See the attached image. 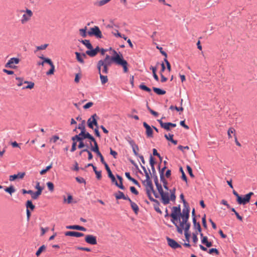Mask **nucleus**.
<instances>
[{
    "mask_svg": "<svg viewBox=\"0 0 257 257\" xmlns=\"http://www.w3.org/2000/svg\"><path fill=\"white\" fill-rule=\"evenodd\" d=\"M110 155L113 156L114 158L115 159L116 158V156L117 155V152H115V151L112 150L111 148L110 149Z\"/></svg>",
    "mask_w": 257,
    "mask_h": 257,
    "instance_id": "obj_62",
    "label": "nucleus"
},
{
    "mask_svg": "<svg viewBox=\"0 0 257 257\" xmlns=\"http://www.w3.org/2000/svg\"><path fill=\"white\" fill-rule=\"evenodd\" d=\"M197 235L198 233L197 232H194L192 234L193 242L195 244H196L198 242Z\"/></svg>",
    "mask_w": 257,
    "mask_h": 257,
    "instance_id": "obj_47",
    "label": "nucleus"
},
{
    "mask_svg": "<svg viewBox=\"0 0 257 257\" xmlns=\"http://www.w3.org/2000/svg\"><path fill=\"white\" fill-rule=\"evenodd\" d=\"M77 128V127H75L74 131H75ZM77 128L81 130L80 133H82V135H85L87 132H85V121L83 120L81 123L79 124Z\"/></svg>",
    "mask_w": 257,
    "mask_h": 257,
    "instance_id": "obj_22",
    "label": "nucleus"
},
{
    "mask_svg": "<svg viewBox=\"0 0 257 257\" xmlns=\"http://www.w3.org/2000/svg\"><path fill=\"white\" fill-rule=\"evenodd\" d=\"M130 190L133 193L135 194V195H138L139 193L138 191L134 186H132L130 187Z\"/></svg>",
    "mask_w": 257,
    "mask_h": 257,
    "instance_id": "obj_60",
    "label": "nucleus"
},
{
    "mask_svg": "<svg viewBox=\"0 0 257 257\" xmlns=\"http://www.w3.org/2000/svg\"><path fill=\"white\" fill-rule=\"evenodd\" d=\"M184 232L186 242H189V239L190 237V233L189 230H186Z\"/></svg>",
    "mask_w": 257,
    "mask_h": 257,
    "instance_id": "obj_46",
    "label": "nucleus"
},
{
    "mask_svg": "<svg viewBox=\"0 0 257 257\" xmlns=\"http://www.w3.org/2000/svg\"><path fill=\"white\" fill-rule=\"evenodd\" d=\"M108 177L111 179L112 183H114L116 181L114 176L112 174V172H110L108 174Z\"/></svg>",
    "mask_w": 257,
    "mask_h": 257,
    "instance_id": "obj_59",
    "label": "nucleus"
},
{
    "mask_svg": "<svg viewBox=\"0 0 257 257\" xmlns=\"http://www.w3.org/2000/svg\"><path fill=\"white\" fill-rule=\"evenodd\" d=\"M170 109L171 110L175 109L177 111H182L183 110V108L182 106L177 107L176 106L171 105L170 107Z\"/></svg>",
    "mask_w": 257,
    "mask_h": 257,
    "instance_id": "obj_45",
    "label": "nucleus"
},
{
    "mask_svg": "<svg viewBox=\"0 0 257 257\" xmlns=\"http://www.w3.org/2000/svg\"><path fill=\"white\" fill-rule=\"evenodd\" d=\"M112 52L113 56L111 58L109 55H106L104 60H100L98 62L97 67L99 73L107 74L108 72V66L110 65L112 61L121 65L124 72H127V62L123 59L122 55L118 54L115 50H113Z\"/></svg>",
    "mask_w": 257,
    "mask_h": 257,
    "instance_id": "obj_2",
    "label": "nucleus"
},
{
    "mask_svg": "<svg viewBox=\"0 0 257 257\" xmlns=\"http://www.w3.org/2000/svg\"><path fill=\"white\" fill-rule=\"evenodd\" d=\"M170 216L171 222L175 225L179 233L182 234L183 231L189 230L190 224L188 222L189 211L188 209H183L181 213L180 207L174 206Z\"/></svg>",
    "mask_w": 257,
    "mask_h": 257,
    "instance_id": "obj_1",
    "label": "nucleus"
},
{
    "mask_svg": "<svg viewBox=\"0 0 257 257\" xmlns=\"http://www.w3.org/2000/svg\"><path fill=\"white\" fill-rule=\"evenodd\" d=\"M20 59L17 57H13L10 58L6 64L5 67L7 68L15 69L16 68V65L18 64Z\"/></svg>",
    "mask_w": 257,
    "mask_h": 257,
    "instance_id": "obj_8",
    "label": "nucleus"
},
{
    "mask_svg": "<svg viewBox=\"0 0 257 257\" xmlns=\"http://www.w3.org/2000/svg\"><path fill=\"white\" fill-rule=\"evenodd\" d=\"M213 252H215L216 255H218L219 254V251L216 248H212L209 249V250H208L209 253L211 254Z\"/></svg>",
    "mask_w": 257,
    "mask_h": 257,
    "instance_id": "obj_56",
    "label": "nucleus"
},
{
    "mask_svg": "<svg viewBox=\"0 0 257 257\" xmlns=\"http://www.w3.org/2000/svg\"><path fill=\"white\" fill-rule=\"evenodd\" d=\"M141 167L143 169V170L144 171L146 175V180L143 181V184L146 187V189L147 192H153L154 195H155L156 198H158L159 195L155 193L153 184L152 183V181L150 179V176L149 175V173L147 172L146 168L141 165Z\"/></svg>",
    "mask_w": 257,
    "mask_h": 257,
    "instance_id": "obj_5",
    "label": "nucleus"
},
{
    "mask_svg": "<svg viewBox=\"0 0 257 257\" xmlns=\"http://www.w3.org/2000/svg\"><path fill=\"white\" fill-rule=\"evenodd\" d=\"M47 186L48 187V188L50 192H53L54 191V184H53V183L52 182H48L47 183Z\"/></svg>",
    "mask_w": 257,
    "mask_h": 257,
    "instance_id": "obj_38",
    "label": "nucleus"
},
{
    "mask_svg": "<svg viewBox=\"0 0 257 257\" xmlns=\"http://www.w3.org/2000/svg\"><path fill=\"white\" fill-rule=\"evenodd\" d=\"M200 236L202 244L205 245L207 247H210L212 245V242L208 240L207 236H204L203 233H200Z\"/></svg>",
    "mask_w": 257,
    "mask_h": 257,
    "instance_id": "obj_12",
    "label": "nucleus"
},
{
    "mask_svg": "<svg viewBox=\"0 0 257 257\" xmlns=\"http://www.w3.org/2000/svg\"><path fill=\"white\" fill-rule=\"evenodd\" d=\"M85 136L86 138H87L89 140H90V145L91 148V147H96V146L98 147L97 143L96 140H95V139L89 133H87L85 135Z\"/></svg>",
    "mask_w": 257,
    "mask_h": 257,
    "instance_id": "obj_14",
    "label": "nucleus"
},
{
    "mask_svg": "<svg viewBox=\"0 0 257 257\" xmlns=\"http://www.w3.org/2000/svg\"><path fill=\"white\" fill-rule=\"evenodd\" d=\"M24 83H27L28 85L27 86L23 87V89H32L34 86V83L31 81H25Z\"/></svg>",
    "mask_w": 257,
    "mask_h": 257,
    "instance_id": "obj_27",
    "label": "nucleus"
},
{
    "mask_svg": "<svg viewBox=\"0 0 257 257\" xmlns=\"http://www.w3.org/2000/svg\"><path fill=\"white\" fill-rule=\"evenodd\" d=\"M153 202H154V207L155 210L158 213L162 214V211L161 210V209H160V208L159 207L160 203H159V201L157 200H153Z\"/></svg>",
    "mask_w": 257,
    "mask_h": 257,
    "instance_id": "obj_24",
    "label": "nucleus"
},
{
    "mask_svg": "<svg viewBox=\"0 0 257 257\" xmlns=\"http://www.w3.org/2000/svg\"><path fill=\"white\" fill-rule=\"evenodd\" d=\"M40 183L39 182H36V186H35V189H37V191H39V192H42L43 190V187L40 186Z\"/></svg>",
    "mask_w": 257,
    "mask_h": 257,
    "instance_id": "obj_44",
    "label": "nucleus"
},
{
    "mask_svg": "<svg viewBox=\"0 0 257 257\" xmlns=\"http://www.w3.org/2000/svg\"><path fill=\"white\" fill-rule=\"evenodd\" d=\"M235 131L234 130V128H233V127H230L228 129V131H227V135H228V138L230 139V138H232V136H231V134H233L234 136H235Z\"/></svg>",
    "mask_w": 257,
    "mask_h": 257,
    "instance_id": "obj_35",
    "label": "nucleus"
},
{
    "mask_svg": "<svg viewBox=\"0 0 257 257\" xmlns=\"http://www.w3.org/2000/svg\"><path fill=\"white\" fill-rule=\"evenodd\" d=\"M97 116L96 113L93 114L87 120V124L89 127L93 129V126H98L96 118Z\"/></svg>",
    "mask_w": 257,
    "mask_h": 257,
    "instance_id": "obj_10",
    "label": "nucleus"
},
{
    "mask_svg": "<svg viewBox=\"0 0 257 257\" xmlns=\"http://www.w3.org/2000/svg\"><path fill=\"white\" fill-rule=\"evenodd\" d=\"M164 61H165V62L166 64L167 69L170 72L171 71V65H170V64L169 63V61L167 60V58H165Z\"/></svg>",
    "mask_w": 257,
    "mask_h": 257,
    "instance_id": "obj_61",
    "label": "nucleus"
},
{
    "mask_svg": "<svg viewBox=\"0 0 257 257\" xmlns=\"http://www.w3.org/2000/svg\"><path fill=\"white\" fill-rule=\"evenodd\" d=\"M5 191L9 193L10 195H12L13 193L15 192V189L13 186L11 185L8 188L5 189Z\"/></svg>",
    "mask_w": 257,
    "mask_h": 257,
    "instance_id": "obj_32",
    "label": "nucleus"
},
{
    "mask_svg": "<svg viewBox=\"0 0 257 257\" xmlns=\"http://www.w3.org/2000/svg\"><path fill=\"white\" fill-rule=\"evenodd\" d=\"M39 58L40 59H41L42 60H43V62H46V63H48L51 67L50 69L46 72V75H53L55 71V66H54V64L53 63L52 60L50 58L45 57L43 56H40Z\"/></svg>",
    "mask_w": 257,
    "mask_h": 257,
    "instance_id": "obj_6",
    "label": "nucleus"
},
{
    "mask_svg": "<svg viewBox=\"0 0 257 257\" xmlns=\"http://www.w3.org/2000/svg\"><path fill=\"white\" fill-rule=\"evenodd\" d=\"M193 224V228L194 230H197L200 233H202L201 232V228L200 224L199 222H197L196 219L195 217H194L192 218Z\"/></svg>",
    "mask_w": 257,
    "mask_h": 257,
    "instance_id": "obj_19",
    "label": "nucleus"
},
{
    "mask_svg": "<svg viewBox=\"0 0 257 257\" xmlns=\"http://www.w3.org/2000/svg\"><path fill=\"white\" fill-rule=\"evenodd\" d=\"M202 225H203V227L205 228H206L207 226V223H206V215H204V216L202 217Z\"/></svg>",
    "mask_w": 257,
    "mask_h": 257,
    "instance_id": "obj_58",
    "label": "nucleus"
},
{
    "mask_svg": "<svg viewBox=\"0 0 257 257\" xmlns=\"http://www.w3.org/2000/svg\"><path fill=\"white\" fill-rule=\"evenodd\" d=\"M86 152L88 153V160H91L93 158V156L91 154V153L87 149H84V150H82L81 151V153L82 152Z\"/></svg>",
    "mask_w": 257,
    "mask_h": 257,
    "instance_id": "obj_49",
    "label": "nucleus"
},
{
    "mask_svg": "<svg viewBox=\"0 0 257 257\" xmlns=\"http://www.w3.org/2000/svg\"><path fill=\"white\" fill-rule=\"evenodd\" d=\"M180 172H181V174H182V179L186 182V183H187V177L185 175V174L183 171V169L182 168V167H180V169H179Z\"/></svg>",
    "mask_w": 257,
    "mask_h": 257,
    "instance_id": "obj_37",
    "label": "nucleus"
},
{
    "mask_svg": "<svg viewBox=\"0 0 257 257\" xmlns=\"http://www.w3.org/2000/svg\"><path fill=\"white\" fill-rule=\"evenodd\" d=\"M114 183L115 184V185L116 186H117L120 189H121L122 190H124V186H123V184H122V181H121V182L119 181V183H117V182L116 181H115Z\"/></svg>",
    "mask_w": 257,
    "mask_h": 257,
    "instance_id": "obj_51",
    "label": "nucleus"
},
{
    "mask_svg": "<svg viewBox=\"0 0 257 257\" xmlns=\"http://www.w3.org/2000/svg\"><path fill=\"white\" fill-rule=\"evenodd\" d=\"M187 170L188 173H189V175L190 176V177L192 178H193L194 177V176L193 174L192 170L191 167L189 166V165H187Z\"/></svg>",
    "mask_w": 257,
    "mask_h": 257,
    "instance_id": "obj_54",
    "label": "nucleus"
},
{
    "mask_svg": "<svg viewBox=\"0 0 257 257\" xmlns=\"http://www.w3.org/2000/svg\"><path fill=\"white\" fill-rule=\"evenodd\" d=\"M161 126L167 131H169L170 130V125L169 124L168 122H163L162 120V119L158 120Z\"/></svg>",
    "mask_w": 257,
    "mask_h": 257,
    "instance_id": "obj_23",
    "label": "nucleus"
},
{
    "mask_svg": "<svg viewBox=\"0 0 257 257\" xmlns=\"http://www.w3.org/2000/svg\"><path fill=\"white\" fill-rule=\"evenodd\" d=\"M66 236H74L79 237L84 235V234L76 231H67L65 233Z\"/></svg>",
    "mask_w": 257,
    "mask_h": 257,
    "instance_id": "obj_21",
    "label": "nucleus"
},
{
    "mask_svg": "<svg viewBox=\"0 0 257 257\" xmlns=\"http://www.w3.org/2000/svg\"><path fill=\"white\" fill-rule=\"evenodd\" d=\"M167 241L169 245L173 248H177L181 247V246L173 239L167 238Z\"/></svg>",
    "mask_w": 257,
    "mask_h": 257,
    "instance_id": "obj_18",
    "label": "nucleus"
},
{
    "mask_svg": "<svg viewBox=\"0 0 257 257\" xmlns=\"http://www.w3.org/2000/svg\"><path fill=\"white\" fill-rule=\"evenodd\" d=\"M93 102H88L83 106V108L85 109L89 108V107H91L93 105Z\"/></svg>",
    "mask_w": 257,
    "mask_h": 257,
    "instance_id": "obj_57",
    "label": "nucleus"
},
{
    "mask_svg": "<svg viewBox=\"0 0 257 257\" xmlns=\"http://www.w3.org/2000/svg\"><path fill=\"white\" fill-rule=\"evenodd\" d=\"M143 125L146 130V135L148 138L153 137V130L151 126L146 122H143Z\"/></svg>",
    "mask_w": 257,
    "mask_h": 257,
    "instance_id": "obj_15",
    "label": "nucleus"
},
{
    "mask_svg": "<svg viewBox=\"0 0 257 257\" xmlns=\"http://www.w3.org/2000/svg\"><path fill=\"white\" fill-rule=\"evenodd\" d=\"M76 142H73V143L72 145V148L71 149V152H73L76 150Z\"/></svg>",
    "mask_w": 257,
    "mask_h": 257,
    "instance_id": "obj_64",
    "label": "nucleus"
},
{
    "mask_svg": "<svg viewBox=\"0 0 257 257\" xmlns=\"http://www.w3.org/2000/svg\"><path fill=\"white\" fill-rule=\"evenodd\" d=\"M153 90L158 95H164L166 93V91L159 88L153 87Z\"/></svg>",
    "mask_w": 257,
    "mask_h": 257,
    "instance_id": "obj_29",
    "label": "nucleus"
},
{
    "mask_svg": "<svg viewBox=\"0 0 257 257\" xmlns=\"http://www.w3.org/2000/svg\"><path fill=\"white\" fill-rule=\"evenodd\" d=\"M87 29V27H85L84 28L80 29L79 30L80 35L83 38L86 37L87 36V32H86Z\"/></svg>",
    "mask_w": 257,
    "mask_h": 257,
    "instance_id": "obj_33",
    "label": "nucleus"
},
{
    "mask_svg": "<svg viewBox=\"0 0 257 257\" xmlns=\"http://www.w3.org/2000/svg\"><path fill=\"white\" fill-rule=\"evenodd\" d=\"M17 14L18 17H20V15H22L20 20L22 25L28 23L31 20L33 15L32 11L29 9L18 10Z\"/></svg>",
    "mask_w": 257,
    "mask_h": 257,
    "instance_id": "obj_4",
    "label": "nucleus"
},
{
    "mask_svg": "<svg viewBox=\"0 0 257 257\" xmlns=\"http://www.w3.org/2000/svg\"><path fill=\"white\" fill-rule=\"evenodd\" d=\"M76 57L77 60L81 64L84 63V59L86 58V55L84 53H80L79 52H76L75 53Z\"/></svg>",
    "mask_w": 257,
    "mask_h": 257,
    "instance_id": "obj_16",
    "label": "nucleus"
},
{
    "mask_svg": "<svg viewBox=\"0 0 257 257\" xmlns=\"http://www.w3.org/2000/svg\"><path fill=\"white\" fill-rule=\"evenodd\" d=\"M132 148L133 149V151L135 155L136 156H138L139 154H138V152L139 151V147H138V145H135V146L132 147Z\"/></svg>",
    "mask_w": 257,
    "mask_h": 257,
    "instance_id": "obj_43",
    "label": "nucleus"
},
{
    "mask_svg": "<svg viewBox=\"0 0 257 257\" xmlns=\"http://www.w3.org/2000/svg\"><path fill=\"white\" fill-rule=\"evenodd\" d=\"M46 248V246L44 245L41 246L36 253L37 256H39L40 253Z\"/></svg>",
    "mask_w": 257,
    "mask_h": 257,
    "instance_id": "obj_42",
    "label": "nucleus"
},
{
    "mask_svg": "<svg viewBox=\"0 0 257 257\" xmlns=\"http://www.w3.org/2000/svg\"><path fill=\"white\" fill-rule=\"evenodd\" d=\"M72 199H73L72 196L69 194V195H68L67 199L65 198L64 199V202H65V203L66 202L68 204L71 203L72 202Z\"/></svg>",
    "mask_w": 257,
    "mask_h": 257,
    "instance_id": "obj_50",
    "label": "nucleus"
},
{
    "mask_svg": "<svg viewBox=\"0 0 257 257\" xmlns=\"http://www.w3.org/2000/svg\"><path fill=\"white\" fill-rule=\"evenodd\" d=\"M86 139V137L84 135H82V133H79L78 135H75L72 138V140L73 142L78 141L79 142H83L84 139Z\"/></svg>",
    "mask_w": 257,
    "mask_h": 257,
    "instance_id": "obj_17",
    "label": "nucleus"
},
{
    "mask_svg": "<svg viewBox=\"0 0 257 257\" xmlns=\"http://www.w3.org/2000/svg\"><path fill=\"white\" fill-rule=\"evenodd\" d=\"M48 46V44H45L38 46L36 47L37 50H45Z\"/></svg>",
    "mask_w": 257,
    "mask_h": 257,
    "instance_id": "obj_52",
    "label": "nucleus"
},
{
    "mask_svg": "<svg viewBox=\"0 0 257 257\" xmlns=\"http://www.w3.org/2000/svg\"><path fill=\"white\" fill-rule=\"evenodd\" d=\"M87 33L89 36H94L97 38H102L101 32L98 26L91 28Z\"/></svg>",
    "mask_w": 257,
    "mask_h": 257,
    "instance_id": "obj_7",
    "label": "nucleus"
},
{
    "mask_svg": "<svg viewBox=\"0 0 257 257\" xmlns=\"http://www.w3.org/2000/svg\"><path fill=\"white\" fill-rule=\"evenodd\" d=\"M26 206L27 209L30 208L31 210H33L35 208V206L33 204L32 201L28 200L26 202Z\"/></svg>",
    "mask_w": 257,
    "mask_h": 257,
    "instance_id": "obj_34",
    "label": "nucleus"
},
{
    "mask_svg": "<svg viewBox=\"0 0 257 257\" xmlns=\"http://www.w3.org/2000/svg\"><path fill=\"white\" fill-rule=\"evenodd\" d=\"M76 180L79 183H85V180L83 178H81V177H76Z\"/></svg>",
    "mask_w": 257,
    "mask_h": 257,
    "instance_id": "obj_63",
    "label": "nucleus"
},
{
    "mask_svg": "<svg viewBox=\"0 0 257 257\" xmlns=\"http://www.w3.org/2000/svg\"><path fill=\"white\" fill-rule=\"evenodd\" d=\"M16 80L18 81L17 85L18 86H21L24 83L25 81L21 77H17Z\"/></svg>",
    "mask_w": 257,
    "mask_h": 257,
    "instance_id": "obj_48",
    "label": "nucleus"
},
{
    "mask_svg": "<svg viewBox=\"0 0 257 257\" xmlns=\"http://www.w3.org/2000/svg\"><path fill=\"white\" fill-rule=\"evenodd\" d=\"M140 88L142 89V90H144L145 91H146L149 93H150L151 92V89L148 87L147 86H146L145 85H144V84H141L140 85Z\"/></svg>",
    "mask_w": 257,
    "mask_h": 257,
    "instance_id": "obj_39",
    "label": "nucleus"
},
{
    "mask_svg": "<svg viewBox=\"0 0 257 257\" xmlns=\"http://www.w3.org/2000/svg\"><path fill=\"white\" fill-rule=\"evenodd\" d=\"M163 182V186L166 190V191H164L163 189V187L161 184H159L157 178L155 180V184L156 186L157 189L161 196L162 202L165 204L167 205L169 203L170 201H175L176 200V196H175V188H173L171 190H169L168 187L167 185V182L164 179Z\"/></svg>",
    "mask_w": 257,
    "mask_h": 257,
    "instance_id": "obj_3",
    "label": "nucleus"
},
{
    "mask_svg": "<svg viewBox=\"0 0 257 257\" xmlns=\"http://www.w3.org/2000/svg\"><path fill=\"white\" fill-rule=\"evenodd\" d=\"M253 194V193L250 192L244 196L243 198L240 196L237 199V202L239 204H245L249 202L251 195Z\"/></svg>",
    "mask_w": 257,
    "mask_h": 257,
    "instance_id": "obj_9",
    "label": "nucleus"
},
{
    "mask_svg": "<svg viewBox=\"0 0 257 257\" xmlns=\"http://www.w3.org/2000/svg\"><path fill=\"white\" fill-rule=\"evenodd\" d=\"M99 77L101 81V83L102 84H104L108 81V78L107 76L106 75H103L101 73H99Z\"/></svg>",
    "mask_w": 257,
    "mask_h": 257,
    "instance_id": "obj_28",
    "label": "nucleus"
},
{
    "mask_svg": "<svg viewBox=\"0 0 257 257\" xmlns=\"http://www.w3.org/2000/svg\"><path fill=\"white\" fill-rule=\"evenodd\" d=\"M52 164H50V165L48 166L46 168V169L41 170L40 172V174L43 175L44 173H45L48 170H49L50 169H51L52 168Z\"/></svg>",
    "mask_w": 257,
    "mask_h": 257,
    "instance_id": "obj_55",
    "label": "nucleus"
},
{
    "mask_svg": "<svg viewBox=\"0 0 257 257\" xmlns=\"http://www.w3.org/2000/svg\"><path fill=\"white\" fill-rule=\"evenodd\" d=\"M80 42L83 45H84L87 47V48H88V49L92 48V45L91 44V43L89 40H81Z\"/></svg>",
    "mask_w": 257,
    "mask_h": 257,
    "instance_id": "obj_30",
    "label": "nucleus"
},
{
    "mask_svg": "<svg viewBox=\"0 0 257 257\" xmlns=\"http://www.w3.org/2000/svg\"><path fill=\"white\" fill-rule=\"evenodd\" d=\"M173 136L174 135L171 134H169L168 135H165V137L167 140L171 141L174 145H176L177 144V141L173 140Z\"/></svg>",
    "mask_w": 257,
    "mask_h": 257,
    "instance_id": "obj_25",
    "label": "nucleus"
},
{
    "mask_svg": "<svg viewBox=\"0 0 257 257\" xmlns=\"http://www.w3.org/2000/svg\"><path fill=\"white\" fill-rule=\"evenodd\" d=\"M111 0H101L98 2V5L99 6H102L108 3Z\"/></svg>",
    "mask_w": 257,
    "mask_h": 257,
    "instance_id": "obj_53",
    "label": "nucleus"
},
{
    "mask_svg": "<svg viewBox=\"0 0 257 257\" xmlns=\"http://www.w3.org/2000/svg\"><path fill=\"white\" fill-rule=\"evenodd\" d=\"M124 194L121 191H118L115 195L116 199H123Z\"/></svg>",
    "mask_w": 257,
    "mask_h": 257,
    "instance_id": "obj_41",
    "label": "nucleus"
},
{
    "mask_svg": "<svg viewBox=\"0 0 257 257\" xmlns=\"http://www.w3.org/2000/svg\"><path fill=\"white\" fill-rule=\"evenodd\" d=\"M91 151L95 153L98 157L100 159V161L102 163H104L103 157L99 151L98 147H91Z\"/></svg>",
    "mask_w": 257,
    "mask_h": 257,
    "instance_id": "obj_20",
    "label": "nucleus"
},
{
    "mask_svg": "<svg viewBox=\"0 0 257 257\" xmlns=\"http://www.w3.org/2000/svg\"><path fill=\"white\" fill-rule=\"evenodd\" d=\"M86 54L91 57H93L97 54L95 50H94V49H93V48L91 49H89V50L86 51Z\"/></svg>",
    "mask_w": 257,
    "mask_h": 257,
    "instance_id": "obj_31",
    "label": "nucleus"
},
{
    "mask_svg": "<svg viewBox=\"0 0 257 257\" xmlns=\"http://www.w3.org/2000/svg\"><path fill=\"white\" fill-rule=\"evenodd\" d=\"M80 226L77 225L66 226V228L69 229H76L79 230Z\"/></svg>",
    "mask_w": 257,
    "mask_h": 257,
    "instance_id": "obj_40",
    "label": "nucleus"
},
{
    "mask_svg": "<svg viewBox=\"0 0 257 257\" xmlns=\"http://www.w3.org/2000/svg\"><path fill=\"white\" fill-rule=\"evenodd\" d=\"M85 241L88 244L95 245L97 244L96 237L91 234L85 236Z\"/></svg>",
    "mask_w": 257,
    "mask_h": 257,
    "instance_id": "obj_11",
    "label": "nucleus"
},
{
    "mask_svg": "<svg viewBox=\"0 0 257 257\" xmlns=\"http://www.w3.org/2000/svg\"><path fill=\"white\" fill-rule=\"evenodd\" d=\"M42 194L41 192L36 191L35 192H33L32 196V198L34 200H36L38 198L39 196Z\"/></svg>",
    "mask_w": 257,
    "mask_h": 257,
    "instance_id": "obj_36",
    "label": "nucleus"
},
{
    "mask_svg": "<svg viewBox=\"0 0 257 257\" xmlns=\"http://www.w3.org/2000/svg\"><path fill=\"white\" fill-rule=\"evenodd\" d=\"M130 203L132 209L134 211L135 213L137 214L139 210L138 205L132 201Z\"/></svg>",
    "mask_w": 257,
    "mask_h": 257,
    "instance_id": "obj_26",
    "label": "nucleus"
},
{
    "mask_svg": "<svg viewBox=\"0 0 257 257\" xmlns=\"http://www.w3.org/2000/svg\"><path fill=\"white\" fill-rule=\"evenodd\" d=\"M25 175V172H19L16 174L10 175L9 177V180L12 182L15 180L16 179H21L24 178Z\"/></svg>",
    "mask_w": 257,
    "mask_h": 257,
    "instance_id": "obj_13",
    "label": "nucleus"
}]
</instances>
